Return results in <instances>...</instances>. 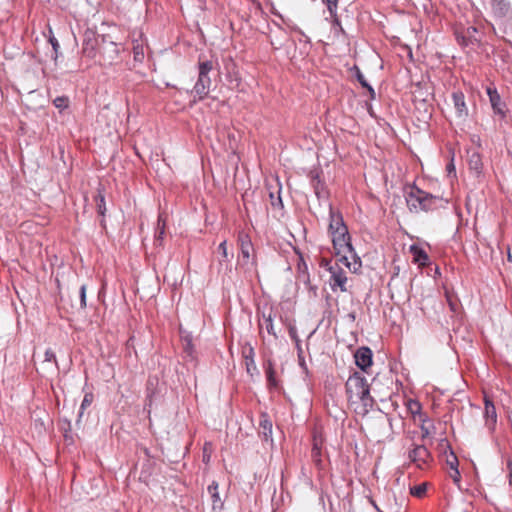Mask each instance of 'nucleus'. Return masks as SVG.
<instances>
[{"mask_svg": "<svg viewBox=\"0 0 512 512\" xmlns=\"http://www.w3.org/2000/svg\"><path fill=\"white\" fill-rule=\"evenodd\" d=\"M451 477L453 478V480H454L455 482H458V481L460 480V473H459L458 468H455V469L453 470V473L451 474Z\"/></svg>", "mask_w": 512, "mask_h": 512, "instance_id": "42", "label": "nucleus"}, {"mask_svg": "<svg viewBox=\"0 0 512 512\" xmlns=\"http://www.w3.org/2000/svg\"><path fill=\"white\" fill-rule=\"evenodd\" d=\"M408 458L419 469H424L432 460L431 453L424 444H413L408 451Z\"/></svg>", "mask_w": 512, "mask_h": 512, "instance_id": "5", "label": "nucleus"}, {"mask_svg": "<svg viewBox=\"0 0 512 512\" xmlns=\"http://www.w3.org/2000/svg\"><path fill=\"white\" fill-rule=\"evenodd\" d=\"M101 64L111 65L119 56V47L113 41H107L106 36H102V44L100 46Z\"/></svg>", "mask_w": 512, "mask_h": 512, "instance_id": "6", "label": "nucleus"}, {"mask_svg": "<svg viewBox=\"0 0 512 512\" xmlns=\"http://www.w3.org/2000/svg\"><path fill=\"white\" fill-rule=\"evenodd\" d=\"M446 462H447V465H449V467L452 470H454L455 468H458V459L452 451L450 452V455L447 456Z\"/></svg>", "mask_w": 512, "mask_h": 512, "instance_id": "36", "label": "nucleus"}, {"mask_svg": "<svg viewBox=\"0 0 512 512\" xmlns=\"http://www.w3.org/2000/svg\"><path fill=\"white\" fill-rule=\"evenodd\" d=\"M330 235L332 237L335 254L338 257V262L347 267L351 272H358L362 263L360 257H358L351 244V237L348 228L342 231L333 232Z\"/></svg>", "mask_w": 512, "mask_h": 512, "instance_id": "2", "label": "nucleus"}, {"mask_svg": "<svg viewBox=\"0 0 512 512\" xmlns=\"http://www.w3.org/2000/svg\"><path fill=\"white\" fill-rule=\"evenodd\" d=\"M98 45L97 39L92 37H87L83 43L82 51L85 56L89 58H94L96 56V46Z\"/></svg>", "mask_w": 512, "mask_h": 512, "instance_id": "16", "label": "nucleus"}, {"mask_svg": "<svg viewBox=\"0 0 512 512\" xmlns=\"http://www.w3.org/2000/svg\"><path fill=\"white\" fill-rule=\"evenodd\" d=\"M218 252L221 255V258H219V263L222 264L223 262H230L233 254L228 252L227 249V240H223L219 246H218Z\"/></svg>", "mask_w": 512, "mask_h": 512, "instance_id": "23", "label": "nucleus"}, {"mask_svg": "<svg viewBox=\"0 0 512 512\" xmlns=\"http://www.w3.org/2000/svg\"><path fill=\"white\" fill-rule=\"evenodd\" d=\"M242 355L245 359L246 369L250 373L252 370L256 369V364L254 361V348L251 344L246 343L242 348Z\"/></svg>", "mask_w": 512, "mask_h": 512, "instance_id": "14", "label": "nucleus"}, {"mask_svg": "<svg viewBox=\"0 0 512 512\" xmlns=\"http://www.w3.org/2000/svg\"><path fill=\"white\" fill-rule=\"evenodd\" d=\"M453 104L459 118H465L468 115V109L465 103L464 94L460 91L453 92L452 94Z\"/></svg>", "mask_w": 512, "mask_h": 512, "instance_id": "12", "label": "nucleus"}, {"mask_svg": "<svg viewBox=\"0 0 512 512\" xmlns=\"http://www.w3.org/2000/svg\"><path fill=\"white\" fill-rule=\"evenodd\" d=\"M166 219L162 214L158 216L157 228L155 233V244L158 246L162 245L165 235Z\"/></svg>", "mask_w": 512, "mask_h": 512, "instance_id": "19", "label": "nucleus"}, {"mask_svg": "<svg viewBox=\"0 0 512 512\" xmlns=\"http://www.w3.org/2000/svg\"><path fill=\"white\" fill-rule=\"evenodd\" d=\"M93 399H94V396H93V394H92V393H90V392H89V393H86V394L84 395V398H83L82 403H81V406H80L79 418H81V417H82V415H83V413H84L85 409L91 405V403L93 402Z\"/></svg>", "mask_w": 512, "mask_h": 512, "instance_id": "27", "label": "nucleus"}, {"mask_svg": "<svg viewBox=\"0 0 512 512\" xmlns=\"http://www.w3.org/2000/svg\"><path fill=\"white\" fill-rule=\"evenodd\" d=\"M484 418L486 426L493 430L497 421V413L494 404L488 399H485Z\"/></svg>", "mask_w": 512, "mask_h": 512, "instance_id": "13", "label": "nucleus"}, {"mask_svg": "<svg viewBox=\"0 0 512 512\" xmlns=\"http://www.w3.org/2000/svg\"><path fill=\"white\" fill-rule=\"evenodd\" d=\"M44 357H45V359H44L43 363L53 364L55 369L58 370V363L56 360V355L50 348L46 349Z\"/></svg>", "mask_w": 512, "mask_h": 512, "instance_id": "31", "label": "nucleus"}, {"mask_svg": "<svg viewBox=\"0 0 512 512\" xmlns=\"http://www.w3.org/2000/svg\"><path fill=\"white\" fill-rule=\"evenodd\" d=\"M212 452V444L210 442H205L202 449V460L204 463L208 464L210 462Z\"/></svg>", "mask_w": 512, "mask_h": 512, "instance_id": "29", "label": "nucleus"}, {"mask_svg": "<svg viewBox=\"0 0 512 512\" xmlns=\"http://www.w3.org/2000/svg\"><path fill=\"white\" fill-rule=\"evenodd\" d=\"M311 185L313 186L315 195L318 199L326 197L324 184L321 182L318 174L312 176Z\"/></svg>", "mask_w": 512, "mask_h": 512, "instance_id": "20", "label": "nucleus"}, {"mask_svg": "<svg viewBox=\"0 0 512 512\" xmlns=\"http://www.w3.org/2000/svg\"><path fill=\"white\" fill-rule=\"evenodd\" d=\"M427 491V483H421L419 485H416L410 489V493L418 498H421L425 495Z\"/></svg>", "mask_w": 512, "mask_h": 512, "instance_id": "28", "label": "nucleus"}, {"mask_svg": "<svg viewBox=\"0 0 512 512\" xmlns=\"http://www.w3.org/2000/svg\"><path fill=\"white\" fill-rule=\"evenodd\" d=\"M372 357V350L366 346L358 348L354 353L355 364L363 372H367V369L372 365Z\"/></svg>", "mask_w": 512, "mask_h": 512, "instance_id": "8", "label": "nucleus"}, {"mask_svg": "<svg viewBox=\"0 0 512 512\" xmlns=\"http://www.w3.org/2000/svg\"><path fill=\"white\" fill-rule=\"evenodd\" d=\"M311 458L317 467H322L321 448L316 441L311 450Z\"/></svg>", "mask_w": 512, "mask_h": 512, "instance_id": "26", "label": "nucleus"}, {"mask_svg": "<svg viewBox=\"0 0 512 512\" xmlns=\"http://www.w3.org/2000/svg\"><path fill=\"white\" fill-rule=\"evenodd\" d=\"M406 203L408 209L412 213H419L421 211L427 212L437 207L439 199L425 191L412 186L405 192Z\"/></svg>", "mask_w": 512, "mask_h": 512, "instance_id": "3", "label": "nucleus"}, {"mask_svg": "<svg viewBox=\"0 0 512 512\" xmlns=\"http://www.w3.org/2000/svg\"><path fill=\"white\" fill-rule=\"evenodd\" d=\"M447 168H448L449 173H451L452 171H455L453 164H450Z\"/></svg>", "mask_w": 512, "mask_h": 512, "instance_id": "46", "label": "nucleus"}, {"mask_svg": "<svg viewBox=\"0 0 512 512\" xmlns=\"http://www.w3.org/2000/svg\"><path fill=\"white\" fill-rule=\"evenodd\" d=\"M260 427L262 428V433L266 439L272 435V423L268 419L267 415L261 416Z\"/></svg>", "mask_w": 512, "mask_h": 512, "instance_id": "25", "label": "nucleus"}, {"mask_svg": "<svg viewBox=\"0 0 512 512\" xmlns=\"http://www.w3.org/2000/svg\"><path fill=\"white\" fill-rule=\"evenodd\" d=\"M289 335L290 337L295 341V342H299V337H298V334H297V329L294 325H290L289 326Z\"/></svg>", "mask_w": 512, "mask_h": 512, "instance_id": "40", "label": "nucleus"}, {"mask_svg": "<svg viewBox=\"0 0 512 512\" xmlns=\"http://www.w3.org/2000/svg\"><path fill=\"white\" fill-rule=\"evenodd\" d=\"M469 169L473 171L477 176L482 173L483 163L481 156L478 152H472L468 158Z\"/></svg>", "mask_w": 512, "mask_h": 512, "instance_id": "15", "label": "nucleus"}, {"mask_svg": "<svg viewBox=\"0 0 512 512\" xmlns=\"http://www.w3.org/2000/svg\"><path fill=\"white\" fill-rule=\"evenodd\" d=\"M49 42L51 43L52 45V48H53V51H54V55L52 56V58L54 60H57V57H58V51L60 49V45H59V42L58 40L54 37V36H51L49 38Z\"/></svg>", "mask_w": 512, "mask_h": 512, "instance_id": "37", "label": "nucleus"}, {"mask_svg": "<svg viewBox=\"0 0 512 512\" xmlns=\"http://www.w3.org/2000/svg\"><path fill=\"white\" fill-rule=\"evenodd\" d=\"M96 202H97V210H98V213L102 216L105 215V211H106V206H105V199H104V196L101 195V194H98L96 196Z\"/></svg>", "mask_w": 512, "mask_h": 512, "instance_id": "32", "label": "nucleus"}, {"mask_svg": "<svg viewBox=\"0 0 512 512\" xmlns=\"http://www.w3.org/2000/svg\"><path fill=\"white\" fill-rule=\"evenodd\" d=\"M493 11L498 16H505L509 10V4L505 0H490Z\"/></svg>", "mask_w": 512, "mask_h": 512, "instance_id": "21", "label": "nucleus"}, {"mask_svg": "<svg viewBox=\"0 0 512 512\" xmlns=\"http://www.w3.org/2000/svg\"><path fill=\"white\" fill-rule=\"evenodd\" d=\"M269 196H270V200H271V205L273 207H280V208L283 207L282 199L280 196V190L278 191L277 196H275L273 192H270Z\"/></svg>", "mask_w": 512, "mask_h": 512, "instance_id": "34", "label": "nucleus"}, {"mask_svg": "<svg viewBox=\"0 0 512 512\" xmlns=\"http://www.w3.org/2000/svg\"><path fill=\"white\" fill-rule=\"evenodd\" d=\"M348 400L359 405L355 410L362 415L367 414L374 405L366 378L359 372L351 374L345 384Z\"/></svg>", "mask_w": 512, "mask_h": 512, "instance_id": "1", "label": "nucleus"}, {"mask_svg": "<svg viewBox=\"0 0 512 512\" xmlns=\"http://www.w3.org/2000/svg\"><path fill=\"white\" fill-rule=\"evenodd\" d=\"M238 242L240 245V252L244 263H248L251 254L254 251L253 244L248 234L240 232L238 235Z\"/></svg>", "mask_w": 512, "mask_h": 512, "instance_id": "10", "label": "nucleus"}, {"mask_svg": "<svg viewBox=\"0 0 512 512\" xmlns=\"http://www.w3.org/2000/svg\"><path fill=\"white\" fill-rule=\"evenodd\" d=\"M329 216H330V222H329V233L332 234L333 232L342 231L344 229H347V226L344 223L343 217L339 212H335L330 206L329 210Z\"/></svg>", "mask_w": 512, "mask_h": 512, "instance_id": "11", "label": "nucleus"}, {"mask_svg": "<svg viewBox=\"0 0 512 512\" xmlns=\"http://www.w3.org/2000/svg\"><path fill=\"white\" fill-rule=\"evenodd\" d=\"M214 64L211 60L200 61L198 64V79L193 87L194 101L203 100L210 91L211 79L209 73L213 70Z\"/></svg>", "mask_w": 512, "mask_h": 512, "instance_id": "4", "label": "nucleus"}, {"mask_svg": "<svg viewBox=\"0 0 512 512\" xmlns=\"http://www.w3.org/2000/svg\"><path fill=\"white\" fill-rule=\"evenodd\" d=\"M357 80L363 87L368 89V91L371 94V97L374 98V95H375L374 89L367 83V81L362 73H360V72L357 73Z\"/></svg>", "mask_w": 512, "mask_h": 512, "instance_id": "33", "label": "nucleus"}, {"mask_svg": "<svg viewBox=\"0 0 512 512\" xmlns=\"http://www.w3.org/2000/svg\"><path fill=\"white\" fill-rule=\"evenodd\" d=\"M397 512H400V511H397Z\"/></svg>", "mask_w": 512, "mask_h": 512, "instance_id": "50", "label": "nucleus"}, {"mask_svg": "<svg viewBox=\"0 0 512 512\" xmlns=\"http://www.w3.org/2000/svg\"><path fill=\"white\" fill-rule=\"evenodd\" d=\"M266 376H267V381H268L270 386H276L277 385L276 380H275V372H274V370H273V368L271 366H269L267 368Z\"/></svg>", "mask_w": 512, "mask_h": 512, "instance_id": "35", "label": "nucleus"}, {"mask_svg": "<svg viewBox=\"0 0 512 512\" xmlns=\"http://www.w3.org/2000/svg\"><path fill=\"white\" fill-rule=\"evenodd\" d=\"M410 252L413 255V260L419 265H426L428 261L427 253L417 245L410 246Z\"/></svg>", "mask_w": 512, "mask_h": 512, "instance_id": "17", "label": "nucleus"}, {"mask_svg": "<svg viewBox=\"0 0 512 512\" xmlns=\"http://www.w3.org/2000/svg\"><path fill=\"white\" fill-rule=\"evenodd\" d=\"M208 493L212 499L213 509H220L223 506V503L220 499V495L218 492V483L213 481L207 488Z\"/></svg>", "mask_w": 512, "mask_h": 512, "instance_id": "18", "label": "nucleus"}, {"mask_svg": "<svg viewBox=\"0 0 512 512\" xmlns=\"http://www.w3.org/2000/svg\"><path fill=\"white\" fill-rule=\"evenodd\" d=\"M190 348H191V341L189 340V341H187V343H186L185 350H186V351H189V350H190Z\"/></svg>", "mask_w": 512, "mask_h": 512, "instance_id": "45", "label": "nucleus"}, {"mask_svg": "<svg viewBox=\"0 0 512 512\" xmlns=\"http://www.w3.org/2000/svg\"><path fill=\"white\" fill-rule=\"evenodd\" d=\"M421 431H422L423 439L426 438L430 434L428 427H426L424 424L421 425Z\"/></svg>", "mask_w": 512, "mask_h": 512, "instance_id": "43", "label": "nucleus"}, {"mask_svg": "<svg viewBox=\"0 0 512 512\" xmlns=\"http://www.w3.org/2000/svg\"><path fill=\"white\" fill-rule=\"evenodd\" d=\"M296 343V348H297V351H298V357L300 360H303L302 358V353H303V350H302V347H301V341L299 340V342H295Z\"/></svg>", "mask_w": 512, "mask_h": 512, "instance_id": "44", "label": "nucleus"}, {"mask_svg": "<svg viewBox=\"0 0 512 512\" xmlns=\"http://www.w3.org/2000/svg\"><path fill=\"white\" fill-rule=\"evenodd\" d=\"M263 326H265L266 331L270 335H273L274 337H277V334H276L275 329H274L273 317H272L271 313H269L268 315L263 314V322L260 323V327H263Z\"/></svg>", "mask_w": 512, "mask_h": 512, "instance_id": "24", "label": "nucleus"}, {"mask_svg": "<svg viewBox=\"0 0 512 512\" xmlns=\"http://www.w3.org/2000/svg\"><path fill=\"white\" fill-rule=\"evenodd\" d=\"M327 2V8L330 12L331 16L336 15V9H337V0H326Z\"/></svg>", "mask_w": 512, "mask_h": 512, "instance_id": "39", "label": "nucleus"}, {"mask_svg": "<svg viewBox=\"0 0 512 512\" xmlns=\"http://www.w3.org/2000/svg\"><path fill=\"white\" fill-rule=\"evenodd\" d=\"M507 259H508V261L512 262V255L510 253V250H508Z\"/></svg>", "mask_w": 512, "mask_h": 512, "instance_id": "47", "label": "nucleus"}, {"mask_svg": "<svg viewBox=\"0 0 512 512\" xmlns=\"http://www.w3.org/2000/svg\"><path fill=\"white\" fill-rule=\"evenodd\" d=\"M450 307L454 310V305L450 302Z\"/></svg>", "mask_w": 512, "mask_h": 512, "instance_id": "49", "label": "nucleus"}, {"mask_svg": "<svg viewBox=\"0 0 512 512\" xmlns=\"http://www.w3.org/2000/svg\"><path fill=\"white\" fill-rule=\"evenodd\" d=\"M331 273L329 284L332 291H336L337 288L340 289L341 292L347 291V276L346 273L336 264L335 266H331L329 268Z\"/></svg>", "mask_w": 512, "mask_h": 512, "instance_id": "7", "label": "nucleus"}, {"mask_svg": "<svg viewBox=\"0 0 512 512\" xmlns=\"http://www.w3.org/2000/svg\"><path fill=\"white\" fill-rule=\"evenodd\" d=\"M133 57L136 62H142L145 57L144 43L142 40L133 41Z\"/></svg>", "mask_w": 512, "mask_h": 512, "instance_id": "22", "label": "nucleus"}, {"mask_svg": "<svg viewBox=\"0 0 512 512\" xmlns=\"http://www.w3.org/2000/svg\"><path fill=\"white\" fill-rule=\"evenodd\" d=\"M79 294H80V307H81V309H85L86 306H87V303H86V285H82L80 287Z\"/></svg>", "mask_w": 512, "mask_h": 512, "instance_id": "38", "label": "nucleus"}, {"mask_svg": "<svg viewBox=\"0 0 512 512\" xmlns=\"http://www.w3.org/2000/svg\"><path fill=\"white\" fill-rule=\"evenodd\" d=\"M487 95L489 96V100L492 106V109L495 114L499 115L500 118L506 117V104L502 102L499 93L496 88L488 87Z\"/></svg>", "mask_w": 512, "mask_h": 512, "instance_id": "9", "label": "nucleus"}, {"mask_svg": "<svg viewBox=\"0 0 512 512\" xmlns=\"http://www.w3.org/2000/svg\"><path fill=\"white\" fill-rule=\"evenodd\" d=\"M471 29L475 32L476 31V28L474 27H471ZM470 30V28L468 29V31Z\"/></svg>", "mask_w": 512, "mask_h": 512, "instance_id": "48", "label": "nucleus"}, {"mask_svg": "<svg viewBox=\"0 0 512 512\" xmlns=\"http://www.w3.org/2000/svg\"><path fill=\"white\" fill-rule=\"evenodd\" d=\"M54 106L59 109V111H62L66 108H68L69 105V98L66 96H59L56 97L53 101Z\"/></svg>", "mask_w": 512, "mask_h": 512, "instance_id": "30", "label": "nucleus"}, {"mask_svg": "<svg viewBox=\"0 0 512 512\" xmlns=\"http://www.w3.org/2000/svg\"><path fill=\"white\" fill-rule=\"evenodd\" d=\"M409 409H410V411H411L412 413H416V412H419V411H420L421 406H420L419 402H417V401H411V402L409 403Z\"/></svg>", "mask_w": 512, "mask_h": 512, "instance_id": "41", "label": "nucleus"}]
</instances>
